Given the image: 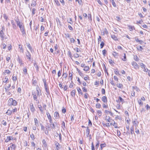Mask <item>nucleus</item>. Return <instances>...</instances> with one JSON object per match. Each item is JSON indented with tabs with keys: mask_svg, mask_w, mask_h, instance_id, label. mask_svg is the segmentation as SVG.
Masks as SVG:
<instances>
[{
	"mask_svg": "<svg viewBox=\"0 0 150 150\" xmlns=\"http://www.w3.org/2000/svg\"><path fill=\"white\" fill-rule=\"evenodd\" d=\"M36 91H33L32 92V94L34 100L36 101H38L37 98L38 96H39V90H40V89L38 86L36 88ZM38 103H39V101L38 100Z\"/></svg>",
	"mask_w": 150,
	"mask_h": 150,
	"instance_id": "1",
	"label": "nucleus"
},
{
	"mask_svg": "<svg viewBox=\"0 0 150 150\" xmlns=\"http://www.w3.org/2000/svg\"><path fill=\"white\" fill-rule=\"evenodd\" d=\"M8 101L11 103V104L14 106H16L17 104V102L16 101L13 100L12 98H10L8 100Z\"/></svg>",
	"mask_w": 150,
	"mask_h": 150,
	"instance_id": "2",
	"label": "nucleus"
},
{
	"mask_svg": "<svg viewBox=\"0 0 150 150\" xmlns=\"http://www.w3.org/2000/svg\"><path fill=\"white\" fill-rule=\"evenodd\" d=\"M15 21L16 23L17 26H18L20 28L24 26V25H23V23L22 22H20L18 19L17 20H16Z\"/></svg>",
	"mask_w": 150,
	"mask_h": 150,
	"instance_id": "3",
	"label": "nucleus"
},
{
	"mask_svg": "<svg viewBox=\"0 0 150 150\" xmlns=\"http://www.w3.org/2000/svg\"><path fill=\"white\" fill-rule=\"evenodd\" d=\"M25 54L27 59H28L29 61H30L31 59V55L29 52L28 50L27 51V52Z\"/></svg>",
	"mask_w": 150,
	"mask_h": 150,
	"instance_id": "4",
	"label": "nucleus"
},
{
	"mask_svg": "<svg viewBox=\"0 0 150 150\" xmlns=\"http://www.w3.org/2000/svg\"><path fill=\"white\" fill-rule=\"evenodd\" d=\"M139 64L141 66V68L143 69V71L146 72H147V71H146V66L145 64H143L142 63H141Z\"/></svg>",
	"mask_w": 150,
	"mask_h": 150,
	"instance_id": "5",
	"label": "nucleus"
},
{
	"mask_svg": "<svg viewBox=\"0 0 150 150\" xmlns=\"http://www.w3.org/2000/svg\"><path fill=\"white\" fill-rule=\"evenodd\" d=\"M30 108L31 111L33 112L35 111V108L33 103H31L30 104Z\"/></svg>",
	"mask_w": 150,
	"mask_h": 150,
	"instance_id": "6",
	"label": "nucleus"
},
{
	"mask_svg": "<svg viewBox=\"0 0 150 150\" xmlns=\"http://www.w3.org/2000/svg\"><path fill=\"white\" fill-rule=\"evenodd\" d=\"M50 125L51 126V128L52 129H55V125L54 124V122L53 123L52 120H49Z\"/></svg>",
	"mask_w": 150,
	"mask_h": 150,
	"instance_id": "7",
	"label": "nucleus"
},
{
	"mask_svg": "<svg viewBox=\"0 0 150 150\" xmlns=\"http://www.w3.org/2000/svg\"><path fill=\"white\" fill-rule=\"evenodd\" d=\"M132 64L135 69H139V65L137 64V63L136 62H132Z\"/></svg>",
	"mask_w": 150,
	"mask_h": 150,
	"instance_id": "8",
	"label": "nucleus"
},
{
	"mask_svg": "<svg viewBox=\"0 0 150 150\" xmlns=\"http://www.w3.org/2000/svg\"><path fill=\"white\" fill-rule=\"evenodd\" d=\"M54 115L56 119H58L59 117V114L57 112H55Z\"/></svg>",
	"mask_w": 150,
	"mask_h": 150,
	"instance_id": "9",
	"label": "nucleus"
},
{
	"mask_svg": "<svg viewBox=\"0 0 150 150\" xmlns=\"http://www.w3.org/2000/svg\"><path fill=\"white\" fill-rule=\"evenodd\" d=\"M4 33L3 32L2 30H1L0 31V37L2 38V40H3L4 37Z\"/></svg>",
	"mask_w": 150,
	"mask_h": 150,
	"instance_id": "10",
	"label": "nucleus"
},
{
	"mask_svg": "<svg viewBox=\"0 0 150 150\" xmlns=\"http://www.w3.org/2000/svg\"><path fill=\"white\" fill-rule=\"evenodd\" d=\"M11 24L12 25V27L13 29H16V26L13 20H11Z\"/></svg>",
	"mask_w": 150,
	"mask_h": 150,
	"instance_id": "11",
	"label": "nucleus"
},
{
	"mask_svg": "<svg viewBox=\"0 0 150 150\" xmlns=\"http://www.w3.org/2000/svg\"><path fill=\"white\" fill-rule=\"evenodd\" d=\"M112 121L113 122V123L112 122H110V125H112L113 126H114V127L115 128H118V127L117 125V124L115 123V122L113 120H112Z\"/></svg>",
	"mask_w": 150,
	"mask_h": 150,
	"instance_id": "12",
	"label": "nucleus"
},
{
	"mask_svg": "<svg viewBox=\"0 0 150 150\" xmlns=\"http://www.w3.org/2000/svg\"><path fill=\"white\" fill-rule=\"evenodd\" d=\"M133 123L134 125H135V127H136L138 125L139 122L137 121L136 119H135L134 121H133Z\"/></svg>",
	"mask_w": 150,
	"mask_h": 150,
	"instance_id": "13",
	"label": "nucleus"
},
{
	"mask_svg": "<svg viewBox=\"0 0 150 150\" xmlns=\"http://www.w3.org/2000/svg\"><path fill=\"white\" fill-rule=\"evenodd\" d=\"M102 100L104 103H107V98L106 96H104L102 98Z\"/></svg>",
	"mask_w": 150,
	"mask_h": 150,
	"instance_id": "14",
	"label": "nucleus"
},
{
	"mask_svg": "<svg viewBox=\"0 0 150 150\" xmlns=\"http://www.w3.org/2000/svg\"><path fill=\"white\" fill-rule=\"evenodd\" d=\"M20 30L23 34H24L25 33V29L24 28V25L22 27L20 28Z\"/></svg>",
	"mask_w": 150,
	"mask_h": 150,
	"instance_id": "15",
	"label": "nucleus"
},
{
	"mask_svg": "<svg viewBox=\"0 0 150 150\" xmlns=\"http://www.w3.org/2000/svg\"><path fill=\"white\" fill-rule=\"evenodd\" d=\"M111 38L114 40L117 41L118 40L117 37L114 35H111Z\"/></svg>",
	"mask_w": 150,
	"mask_h": 150,
	"instance_id": "16",
	"label": "nucleus"
},
{
	"mask_svg": "<svg viewBox=\"0 0 150 150\" xmlns=\"http://www.w3.org/2000/svg\"><path fill=\"white\" fill-rule=\"evenodd\" d=\"M77 89L79 93V94H81L82 95H83V93H82L81 90V88L79 87H77Z\"/></svg>",
	"mask_w": 150,
	"mask_h": 150,
	"instance_id": "17",
	"label": "nucleus"
},
{
	"mask_svg": "<svg viewBox=\"0 0 150 150\" xmlns=\"http://www.w3.org/2000/svg\"><path fill=\"white\" fill-rule=\"evenodd\" d=\"M3 82V83H7L8 81V78L6 76L4 77L2 79Z\"/></svg>",
	"mask_w": 150,
	"mask_h": 150,
	"instance_id": "18",
	"label": "nucleus"
},
{
	"mask_svg": "<svg viewBox=\"0 0 150 150\" xmlns=\"http://www.w3.org/2000/svg\"><path fill=\"white\" fill-rule=\"evenodd\" d=\"M11 138H12V137H7V138L5 140V142H8L9 141L11 140Z\"/></svg>",
	"mask_w": 150,
	"mask_h": 150,
	"instance_id": "19",
	"label": "nucleus"
},
{
	"mask_svg": "<svg viewBox=\"0 0 150 150\" xmlns=\"http://www.w3.org/2000/svg\"><path fill=\"white\" fill-rule=\"evenodd\" d=\"M6 113L8 115H10L12 113V112L10 110H8L6 112Z\"/></svg>",
	"mask_w": 150,
	"mask_h": 150,
	"instance_id": "20",
	"label": "nucleus"
},
{
	"mask_svg": "<svg viewBox=\"0 0 150 150\" xmlns=\"http://www.w3.org/2000/svg\"><path fill=\"white\" fill-rule=\"evenodd\" d=\"M55 145L56 147V149L58 150V149H59V146L60 145V144L58 142H55Z\"/></svg>",
	"mask_w": 150,
	"mask_h": 150,
	"instance_id": "21",
	"label": "nucleus"
},
{
	"mask_svg": "<svg viewBox=\"0 0 150 150\" xmlns=\"http://www.w3.org/2000/svg\"><path fill=\"white\" fill-rule=\"evenodd\" d=\"M100 149L101 150H102L106 146V144L104 143V144H100Z\"/></svg>",
	"mask_w": 150,
	"mask_h": 150,
	"instance_id": "22",
	"label": "nucleus"
},
{
	"mask_svg": "<svg viewBox=\"0 0 150 150\" xmlns=\"http://www.w3.org/2000/svg\"><path fill=\"white\" fill-rule=\"evenodd\" d=\"M105 120L108 122H111L110 120H112L111 119H110V117L109 116H106L105 118Z\"/></svg>",
	"mask_w": 150,
	"mask_h": 150,
	"instance_id": "23",
	"label": "nucleus"
},
{
	"mask_svg": "<svg viewBox=\"0 0 150 150\" xmlns=\"http://www.w3.org/2000/svg\"><path fill=\"white\" fill-rule=\"evenodd\" d=\"M14 75L13 74L12 76V79L13 81L15 82L17 79V78L16 76H14Z\"/></svg>",
	"mask_w": 150,
	"mask_h": 150,
	"instance_id": "24",
	"label": "nucleus"
},
{
	"mask_svg": "<svg viewBox=\"0 0 150 150\" xmlns=\"http://www.w3.org/2000/svg\"><path fill=\"white\" fill-rule=\"evenodd\" d=\"M110 2H111L112 3V5L114 7H116V5L115 4V3L114 1L113 0H110Z\"/></svg>",
	"mask_w": 150,
	"mask_h": 150,
	"instance_id": "25",
	"label": "nucleus"
},
{
	"mask_svg": "<svg viewBox=\"0 0 150 150\" xmlns=\"http://www.w3.org/2000/svg\"><path fill=\"white\" fill-rule=\"evenodd\" d=\"M46 114H47V117L48 119L49 120H52L51 117L50 116V114L49 113V112H47Z\"/></svg>",
	"mask_w": 150,
	"mask_h": 150,
	"instance_id": "26",
	"label": "nucleus"
},
{
	"mask_svg": "<svg viewBox=\"0 0 150 150\" xmlns=\"http://www.w3.org/2000/svg\"><path fill=\"white\" fill-rule=\"evenodd\" d=\"M35 125L37 126L38 125V121L36 118H34Z\"/></svg>",
	"mask_w": 150,
	"mask_h": 150,
	"instance_id": "27",
	"label": "nucleus"
},
{
	"mask_svg": "<svg viewBox=\"0 0 150 150\" xmlns=\"http://www.w3.org/2000/svg\"><path fill=\"white\" fill-rule=\"evenodd\" d=\"M117 87L120 88H122L123 87V85L121 83H117L116 84Z\"/></svg>",
	"mask_w": 150,
	"mask_h": 150,
	"instance_id": "28",
	"label": "nucleus"
},
{
	"mask_svg": "<svg viewBox=\"0 0 150 150\" xmlns=\"http://www.w3.org/2000/svg\"><path fill=\"white\" fill-rule=\"evenodd\" d=\"M11 144H12V145L11 146H10V148L11 149V150L13 149H14V150H15V149L16 147L15 145L12 143H11Z\"/></svg>",
	"mask_w": 150,
	"mask_h": 150,
	"instance_id": "29",
	"label": "nucleus"
},
{
	"mask_svg": "<svg viewBox=\"0 0 150 150\" xmlns=\"http://www.w3.org/2000/svg\"><path fill=\"white\" fill-rule=\"evenodd\" d=\"M89 69V67L88 66H86L84 67L83 70L86 71H88Z\"/></svg>",
	"mask_w": 150,
	"mask_h": 150,
	"instance_id": "30",
	"label": "nucleus"
},
{
	"mask_svg": "<svg viewBox=\"0 0 150 150\" xmlns=\"http://www.w3.org/2000/svg\"><path fill=\"white\" fill-rule=\"evenodd\" d=\"M76 92L75 90H73L71 92V95L72 97H74L75 96V93Z\"/></svg>",
	"mask_w": 150,
	"mask_h": 150,
	"instance_id": "31",
	"label": "nucleus"
},
{
	"mask_svg": "<svg viewBox=\"0 0 150 150\" xmlns=\"http://www.w3.org/2000/svg\"><path fill=\"white\" fill-rule=\"evenodd\" d=\"M26 44H27V47L28 48H29V49L30 51H31L32 50V48L31 46H30V44L29 43H27Z\"/></svg>",
	"mask_w": 150,
	"mask_h": 150,
	"instance_id": "32",
	"label": "nucleus"
},
{
	"mask_svg": "<svg viewBox=\"0 0 150 150\" xmlns=\"http://www.w3.org/2000/svg\"><path fill=\"white\" fill-rule=\"evenodd\" d=\"M86 133L87 134V136L88 137V135H89L90 133V129L88 127H87V129H86Z\"/></svg>",
	"mask_w": 150,
	"mask_h": 150,
	"instance_id": "33",
	"label": "nucleus"
},
{
	"mask_svg": "<svg viewBox=\"0 0 150 150\" xmlns=\"http://www.w3.org/2000/svg\"><path fill=\"white\" fill-rule=\"evenodd\" d=\"M98 115L99 116H100L102 115V112L100 110H98L97 111Z\"/></svg>",
	"mask_w": 150,
	"mask_h": 150,
	"instance_id": "34",
	"label": "nucleus"
},
{
	"mask_svg": "<svg viewBox=\"0 0 150 150\" xmlns=\"http://www.w3.org/2000/svg\"><path fill=\"white\" fill-rule=\"evenodd\" d=\"M118 99L120 100V102H122V104L124 102V99H123L121 97L119 96L118 97Z\"/></svg>",
	"mask_w": 150,
	"mask_h": 150,
	"instance_id": "35",
	"label": "nucleus"
},
{
	"mask_svg": "<svg viewBox=\"0 0 150 150\" xmlns=\"http://www.w3.org/2000/svg\"><path fill=\"white\" fill-rule=\"evenodd\" d=\"M138 102L139 104L140 105H142L143 104V103L142 102L141 100L140 99H139L138 100Z\"/></svg>",
	"mask_w": 150,
	"mask_h": 150,
	"instance_id": "36",
	"label": "nucleus"
},
{
	"mask_svg": "<svg viewBox=\"0 0 150 150\" xmlns=\"http://www.w3.org/2000/svg\"><path fill=\"white\" fill-rule=\"evenodd\" d=\"M23 72L25 74H26L27 73V69L26 67H25L23 69Z\"/></svg>",
	"mask_w": 150,
	"mask_h": 150,
	"instance_id": "37",
	"label": "nucleus"
},
{
	"mask_svg": "<svg viewBox=\"0 0 150 150\" xmlns=\"http://www.w3.org/2000/svg\"><path fill=\"white\" fill-rule=\"evenodd\" d=\"M70 42L71 43H74L75 40L73 38H70Z\"/></svg>",
	"mask_w": 150,
	"mask_h": 150,
	"instance_id": "38",
	"label": "nucleus"
},
{
	"mask_svg": "<svg viewBox=\"0 0 150 150\" xmlns=\"http://www.w3.org/2000/svg\"><path fill=\"white\" fill-rule=\"evenodd\" d=\"M19 48L20 49L21 52H22V53H23V49L22 46L21 45H19Z\"/></svg>",
	"mask_w": 150,
	"mask_h": 150,
	"instance_id": "39",
	"label": "nucleus"
},
{
	"mask_svg": "<svg viewBox=\"0 0 150 150\" xmlns=\"http://www.w3.org/2000/svg\"><path fill=\"white\" fill-rule=\"evenodd\" d=\"M69 79H70L71 80H72L73 77H72V74L71 73H69Z\"/></svg>",
	"mask_w": 150,
	"mask_h": 150,
	"instance_id": "40",
	"label": "nucleus"
},
{
	"mask_svg": "<svg viewBox=\"0 0 150 150\" xmlns=\"http://www.w3.org/2000/svg\"><path fill=\"white\" fill-rule=\"evenodd\" d=\"M34 66L35 67V68L36 70L37 71H38V69H39V67H38V65L36 64V63H35L34 64Z\"/></svg>",
	"mask_w": 150,
	"mask_h": 150,
	"instance_id": "41",
	"label": "nucleus"
},
{
	"mask_svg": "<svg viewBox=\"0 0 150 150\" xmlns=\"http://www.w3.org/2000/svg\"><path fill=\"white\" fill-rule=\"evenodd\" d=\"M45 91L46 92L47 94H49L50 93L49 90V88H45Z\"/></svg>",
	"mask_w": 150,
	"mask_h": 150,
	"instance_id": "42",
	"label": "nucleus"
},
{
	"mask_svg": "<svg viewBox=\"0 0 150 150\" xmlns=\"http://www.w3.org/2000/svg\"><path fill=\"white\" fill-rule=\"evenodd\" d=\"M36 2L35 1H33L31 4V6H35L36 5Z\"/></svg>",
	"mask_w": 150,
	"mask_h": 150,
	"instance_id": "43",
	"label": "nucleus"
},
{
	"mask_svg": "<svg viewBox=\"0 0 150 150\" xmlns=\"http://www.w3.org/2000/svg\"><path fill=\"white\" fill-rule=\"evenodd\" d=\"M67 74L66 72L65 73L64 72H63V74L62 75V76L64 78H66L67 77Z\"/></svg>",
	"mask_w": 150,
	"mask_h": 150,
	"instance_id": "44",
	"label": "nucleus"
},
{
	"mask_svg": "<svg viewBox=\"0 0 150 150\" xmlns=\"http://www.w3.org/2000/svg\"><path fill=\"white\" fill-rule=\"evenodd\" d=\"M114 72L115 73V74L117 75H120V74L119 73V72L118 71V70L117 69L115 70L114 71Z\"/></svg>",
	"mask_w": 150,
	"mask_h": 150,
	"instance_id": "45",
	"label": "nucleus"
},
{
	"mask_svg": "<svg viewBox=\"0 0 150 150\" xmlns=\"http://www.w3.org/2000/svg\"><path fill=\"white\" fill-rule=\"evenodd\" d=\"M130 129L131 134L132 135L133 134V133H134L133 127H132L130 128Z\"/></svg>",
	"mask_w": 150,
	"mask_h": 150,
	"instance_id": "46",
	"label": "nucleus"
},
{
	"mask_svg": "<svg viewBox=\"0 0 150 150\" xmlns=\"http://www.w3.org/2000/svg\"><path fill=\"white\" fill-rule=\"evenodd\" d=\"M4 89H5V91L6 93L7 92L10 91V90H11V88L9 89V88H7L6 87H5Z\"/></svg>",
	"mask_w": 150,
	"mask_h": 150,
	"instance_id": "47",
	"label": "nucleus"
},
{
	"mask_svg": "<svg viewBox=\"0 0 150 150\" xmlns=\"http://www.w3.org/2000/svg\"><path fill=\"white\" fill-rule=\"evenodd\" d=\"M124 58L122 59V60L124 61H126V54L125 53H124Z\"/></svg>",
	"mask_w": 150,
	"mask_h": 150,
	"instance_id": "48",
	"label": "nucleus"
},
{
	"mask_svg": "<svg viewBox=\"0 0 150 150\" xmlns=\"http://www.w3.org/2000/svg\"><path fill=\"white\" fill-rule=\"evenodd\" d=\"M36 11V9L35 8H33L32 9V14L33 16L34 15L35 13V12Z\"/></svg>",
	"mask_w": 150,
	"mask_h": 150,
	"instance_id": "49",
	"label": "nucleus"
},
{
	"mask_svg": "<svg viewBox=\"0 0 150 150\" xmlns=\"http://www.w3.org/2000/svg\"><path fill=\"white\" fill-rule=\"evenodd\" d=\"M129 29L130 31H132L133 30V27L131 25H128Z\"/></svg>",
	"mask_w": 150,
	"mask_h": 150,
	"instance_id": "50",
	"label": "nucleus"
},
{
	"mask_svg": "<svg viewBox=\"0 0 150 150\" xmlns=\"http://www.w3.org/2000/svg\"><path fill=\"white\" fill-rule=\"evenodd\" d=\"M107 52V51L106 50H104L102 51V53L103 56L105 57V54Z\"/></svg>",
	"mask_w": 150,
	"mask_h": 150,
	"instance_id": "51",
	"label": "nucleus"
},
{
	"mask_svg": "<svg viewBox=\"0 0 150 150\" xmlns=\"http://www.w3.org/2000/svg\"><path fill=\"white\" fill-rule=\"evenodd\" d=\"M62 74V70H59L58 72V77H60L61 75Z\"/></svg>",
	"mask_w": 150,
	"mask_h": 150,
	"instance_id": "52",
	"label": "nucleus"
},
{
	"mask_svg": "<svg viewBox=\"0 0 150 150\" xmlns=\"http://www.w3.org/2000/svg\"><path fill=\"white\" fill-rule=\"evenodd\" d=\"M62 127H63V129H64V128H65L66 127L65 125V122L64 121L62 122Z\"/></svg>",
	"mask_w": 150,
	"mask_h": 150,
	"instance_id": "53",
	"label": "nucleus"
},
{
	"mask_svg": "<svg viewBox=\"0 0 150 150\" xmlns=\"http://www.w3.org/2000/svg\"><path fill=\"white\" fill-rule=\"evenodd\" d=\"M3 17L6 20V21H7L8 17L5 14H3Z\"/></svg>",
	"mask_w": 150,
	"mask_h": 150,
	"instance_id": "54",
	"label": "nucleus"
},
{
	"mask_svg": "<svg viewBox=\"0 0 150 150\" xmlns=\"http://www.w3.org/2000/svg\"><path fill=\"white\" fill-rule=\"evenodd\" d=\"M38 107L39 108L41 112H42L43 111V110L42 109V108L41 105H38Z\"/></svg>",
	"mask_w": 150,
	"mask_h": 150,
	"instance_id": "55",
	"label": "nucleus"
},
{
	"mask_svg": "<svg viewBox=\"0 0 150 150\" xmlns=\"http://www.w3.org/2000/svg\"><path fill=\"white\" fill-rule=\"evenodd\" d=\"M104 45V43L103 42H102L100 44V48H102Z\"/></svg>",
	"mask_w": 150,
	"mask_h": 150,
	"instance_id": "56",
	"label": "nucleus"
},
{
	"mask_svg": "<svg viewBox=\"0 0 150 150\" xmlns=\"http://www.w3.org/2000/svg\"><path fill=\"white\" fill-rule=\"evenodd\" d=\"M105 33L106 35L108 34V32L106 28L105 29V30L103 32V35H104Z\"/></svg>",
	"mask_w": 150,
	"mask_h": 150,
	"instance_id": "57",
	"label": "nucleus"
},
{
	"mask_svg": "<svg viewBox=\"0 0 150 150\" xmlns=\"http://www.w3.org/2000/svg\"><path fill=\"white\" fill-rule=\"evenodd\" d=\"M5 73L9 74L11 73V71L8 69H6L5 71Z\"/></svg>",
	"mask_w": 150,
	"mask_h": 150,
	"instance_id": "58",
	"label": "nucleus"
},
{
	"mask_svg": "<svg viewBox=\"0 0 150 150\" xmlns=\"http://www.w3.org/2000/svg\"><path fill=\"white\" fill-rule=\"evenodd\" d=\"M32 81L33 84V85L34 86H35L36 84L37 83V81L35 80H34L33 79V80Z\"/></svg>",
	"mask_w": 150,
	"mask_h": 150,
	"instance_id": "59",
	"label": "nucleus"
},
{
	"mask_svg": "<svg viewBox=\"0 0 150 150\" xmlns=\"http://www.w3.org/2000/svg\"><path fill=\"white\" fill-rule=\"evenodd\" d=\"M67 21L69 23L71 24H72V21L71 18H70L69 19L67 20Z\"/></svg>",
	"mask_w": 150,
	"mask_h": 150,
	"instance_id": "60",
	"label": "nucleus"
},
{
	"mask_svg": "<svg viewBox=\"0 0 150 150\" xmlns=\"http://www.w3.org/2000/svg\"><path fill=\"white\" fill-rule=\"evenodd\" d=\"M11 112H12V113H14L15 112H16L17 111V109L16 108H15L14 109H13L12 110H11Z\"/></svg>",
	"mask_w": 150,
	"mask_h": 150,
	"instance_id": "61",
	"label": "nucleus"
},
{
	"mask_svg": "<svg viewBox=\"0 0 150 150\" xmlns=\"http://www.w3.org/2000/svg\"><path fill=\"white\" fill-rule=\"evenodd\" d=\"M99 146V142L98 141L97 143H96V149H97L98 147Z\"/></svg>",
	"mask_w": 150,
	"mask_h": 150,
	"instance_id": "62",
	"label": "nucleus"
},
{
	"mask_svg": "<svg viewBox=\"0 0 150 150\" xmlns=\"http://www.w3.org/2000/svg\"><path fill=\"white\" fill-rule=\"evenodd\" d=\"M101 105L100 103H98L96 105V107L97 108H100Z\"/></svg>",
	"mask_w": 150,
	"mask_h": 150,
	"instance_id": "63",
	"label": "nucleus"
},
{
	"mask_svg": "<svg viewBox=\"0 0 150 150\" xmlns=\"http://www.w3.org/2000/svg\"><path fill=\"white\" fill-rule=\"evenodd\" d=\"M79 75L81 76L82 77H83L84 76V74L83 73L81 72H79Z\"/></svg>",
	"mask_w": 150,
	"mask_h": 150,
	"instance_id": "64",
	"label": "nucleus"
}]
</instances>
